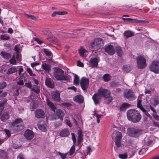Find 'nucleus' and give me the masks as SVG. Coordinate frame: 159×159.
<instances>
[{
	"label": "nucleus",
	"instance_id": "obj_1",
	"mask_svg": "<svg viewBox=\"0 0 159 159\" xmlns=\"http://www.w3.org/2000/svg\"><path fill=\"white\" fill-rule=\"evenodd\" d=\"M127 116L129 120L134 123L139 122L142 117L139 112L134 109L128 110L127 112Z\"/></svg>",
	"mask_w": 159,
	"mask_h": 159
},
{
	"label": "nucleus",
	"instance_id": "obj_2",
	"mask_svg": "<svg viewBox=\"0 0 159 159\" xmlns=\"http://www.w3.org/2000/svg\"><path fill=\"white\" fill-rule=\"evenodd\" d=\"M21 122L20 118L16 119L14 121L9 123V127L13 131H20L24 128V126L20 124Z\"/></svg>",
	"mask_w": 159,
	"mask_h": 159
},
{
	"label": "nucleus",
	"instance_id": "obj_3",
	"mask_svg": "<svg viewBox=\"0 0 159 159\" xmlns=\"http://www.w3.org/2000/svg\"><path fill=\"white\" fill-rule=\"evenodd\" d=\"M64 71L58 68H54L53 75L57 80L69 81V77L67 75H64Z\"/></svg>",
	"mask_w": 159,
	"mask_h": 159
},
{
	"label": "nucleus",
	"instance_id": "obj_4",
	"mask_svg": "<svg viewBox=\"0 0 159 159\" xmlns=\"http://www.w3.org/2000/svg\"><path fill=\"white\" fill-rule=\"evenodd\" d=\"M136 61L137 67L139 69H143L147 66L146 59L143 56L137 57Z\"/></svg>",
	"mask_w": 159,
	"mask_h": 159
},
{
	"label": "nucleus",
	"instance_id": "obj_5",
	"mask_svg": "<svg viewBox=\"0 0 159 159\" xmlns=\"http://www.w3.org/2000/svg\"><path fill=\"white\" fill-rule=\"evenodd\" d=\"M142 130L140 129L130 128L127 129L128 134L131 137H137L142 133Z\"/></svg>",
	"mask_w": 159,
	"mask_h": 159
},
{
	"label": "nucleus",
	"instance_id": "obj_6",
	"mask_svg": "<svg viewBox=\"0 0 159 159\" xmlns=\"http://www.w3.org/2000/svg\"><path fill=\"white\" fill-rule=\"evenodd\" d=\"M150 70L155 74H159V61H153L149 66Z\"/></svg>",
	"mask_w": 159,
	"mask_h": 159
},
{
	"label": "nucleus",
	"instance_id": "obj_7",
	"mask_svg": "<svg viewBox=\"0 0 159 159\" xmlns=\"http://www.w3.org/2000/svg\"><path fill=\"white\" fill-rule=\"evenodd\" d=\"M103 45V40L101 38H98L95 39L91 44L92 47L94 49H99Z\"/></svg>",
	"mask_w": 159,
	"mask_h": 159
},
{
	"label": "nucleus",
	"instance_id": "obj_8",
	"mask_svg": "<svg viewBox=\"0 0 159 159\" xmlns=\"http://www.w3.org/2000/svg\"><path fill=\"white\" fill-rule=\"evenodd\" d=\"M114 134H115L116 136L115 137V145L116 148H118L121 146V139L122 137V133L118 131H115Z\"/></svg>",
	"mask_w": 159,
	"mask_h": 159
},
{
	"label": "nucleus",
	"instance_id": "obj_9",
	"mask_svg": "<svg viewBox=\"0 0 159 159\" xmlns=\"http://www.w3.org/2000/svg\"><path fill=\"white\" fill-rule=\"evenodd\" d=\"M89 80L85 77L81 78L80 84L81 87L83 90L85 91L87 90L89 84Z\"/></svg>",
	"mask_w": 159,
	"mask_h": 159
},
{
	"label": "nucleus",
	"instance_id": "obj_10",
	"mask_svg": "<svg viewBox=\"0 0 159 159\" xmlns=\"http://www.w3.org/2000/svg\"><path fill=\"white\" fill-rule=\"evenodd\" d=\"M98 94L102 97H103L105 98H107L110 96L111 93L110 91L107 89L100 88L98 91Z\"/></svg>",
	"mask_w": 159,
	"mask_h": 159
},
{
	"label": "nucleus",
	"instance_id": "obj_11",
	"mask_svg": "<svg viewBox=\"0 0 159 159\" xmlns=\"http://www.w3.org/2000/svg\"><path fill=\"white\" fill-rule=\"evenodd\" d=\"M100 61V58L98 57L91 58L89 60V64L92 67H97Z\"/></svg>",
	"mask_w": 159,
	"mask_h": 159
},
{
	"label": "nucleus",
	"instance_id": "obj_12",
	"mask_svg": "<svg viewBox=\"0 0 159 159\" xmlns=\"http://www.w3.org/2000/svg\"><path fill=\"white\" fill-rule=\"evenodd\" d=\"M124 21H127L129 22L138 23H147L148 21L145 20H139L137 19H133L128 18H122Z\"/></svg>",
	"mask_w": 159,
	"mask_h": 159
},
{
	"label": "nucleus",
	"instance_id": "obj_13",
	"mask_svg": "<svg viewBox=\"0 0 159 159\" xmlns=\"http://www.w3.org/2000/svg\"><path fill=\"white\" fill-rule=\"evenodd\" d=\"M105 50L106 52L110 55H113L115 52V48L111 45H109L107 46L105 48Z\"/></svg>",
	"mask_w": 159,
	"mask_h": 159
},
{
	"label": "nucleus",
	"instance_id": "obj_14",
	"mask_svg": "<svg viewBox=\"0 0 159 159\" xmlns=\"http://www.w3.org/2000/svg\"><path fill=\"white\" fill-rule=\"evenodd\" d=\"M125 97L130 100H133L134 98V95L133 91L130 90H128L124 93Z\"/></svg>",
	"mask_w": 159,
	"mask_h": 159
},
{
	"label": "nucleus",
	"instance_id": "obj_15",
	"mask_svg": "<svg viewBox=\"0 0 159 159\" xmlns=\"http://www.w3.org/2000/svg\"><path fill=\"white\" fill-rule=\"evenodd\" d=\"M38 126L39 128L41 131L45 132L47 130V125L43 120H41L39 121Z\"/></svg>",
	"mask_w": 159,
	"mask_h": 159
},
{
	"label": "nucleus",
	"instance_id": "obj_16",
	"mask_svg": "<svg viewBox=\"0 0 159 159\" xmlns=\"http://www.w3.org/2000/svg\"><path fill=\"white\" fill-rule=\"evenodd\" d=\"M35 116L38 118H43L45 117V114L43 110L41 109H38L35 111Z\"/></svg>",
	"mask_w": 159,
	"mask_h": 159
},
{
	"label": "nucleus",
	"instance_id": "obj_17",
	"mask_svg": "<svg viewBox=\"0 0 159 159\" xmlns=\"http://www.w3.org/2000/svg\"><path fill=\"white\" fill-rule=\"evenodd\" d=\"M24 136L26 139L31 140L34 136V133L31 130L27 129L25 132Z\"/></svg>",
	"mask_w": 159,
	"mask_h": 159
},
{
	"label": "nucleus",
	"instance_id": "obj_18",
	"mask_svg": "<svg viewBox=\"0 0 159 159\" xmlns=\"http://www.w3.org/2000/svg\"><path fill=\"white\" fill-rule=\"evenodd\" d=\"M51 96L52 99L55 101L59 102L60 100V94L57 91L52 92Z\"/></svg>",
	"mask_w": 159,
	"mask_h": 159
},
{
	"label": "nucleus",
	"instance_id": "obj_19",
	"mask_svg": "<svg viewBox=\"0 0 159 159\" xmlns=\"http://www.w3.org/2000/svg\"><path fill=\"white\" fill-rule=\"evenodd\" d=\"M101 99V97L98 93L94 94L92 97V99L95 104H99Z\"/></svg>",
	"mask_w": 159,
	"mask_h": 159
},
{
	"label": "nucleus",
	"instance_id": "obj_20",
	"mask_svg": "<svg viewBox=\"0 0 159 159\" xmlns=\"http://www.w3.org/2000/svg\"><path fill=\"white\" fill-rule=\"evenodd\" d=\"M45 84L48 87L53 88L54 87L53 82L49 78H46L45 80Z\"/></svg>",
	"mask_w": 159,
	"mask_h": 159
},
{
	"label": "nucleus",
	"instance_id": "obj_21",
	"mask_svg": "<svg viewBox=\"0 0 159 159\" xmlns=\"http://www.w3.org/2000/svg\"><path fill=\"white\" fill-rule=\"evenodd\" d=\"M42 68L47 73H49L51 70V66L46 62L43 63L42 65Z\"/></svg>",
	"mask_w": 159,
	"mask_h": 159
},
{
	"label": "nucleus",
	"instance_id": "obj_22",
	"mask_svg": "<svg viewBox=\"0 0 159 159\" xmlns=\"http://www.w3.org/2000/svg\"><path fill=\"white\" fill-rule=\"evenodd\" d=\"M74 100L77 102L81 103L84 101V98L82 95H78L74 98Z\"/></svg>",
	"mask_w": 159,
	"mask_h": 159
},
{
	"label": "nucleus",
	"instance_id": "obj_23",
	"mask_svg": "<svg viewBox=\"0 0 159 159\" xmlns=\"http://www.w3.org/2000/svg\"><path fill=\"white\" fill-rule=\"evenodd\" d=\"M56 114L61 120H63V117L64 116V113L63 111L61 109H57L55 112Z\"/></svg>",
	"mask_w": 159,
	"mask_h": 159
},
{
	"label": "nucleus",
	"instance_id": "obj_24",
	"mask_svg": "<svg viewBox=\"0 0 159 159\" xmlns=\"http://www.w3.org/2000/svg\"><path fill=\"white\" fill-rule=\"evenodd\" d=\"M77 134L78 135L77 142L78 144H80L83 139V135L81 130H79L78 131Z\"/></svg>",
	"mask_w": 159,
	"mask_h": 159
},
{
	"label": "nucleus",
	"instance_id": "obj_25",
	"mask_svg": "<svg viewBox=\"0 0 159 159\" xmlns=\"http://www.w3.org/2000/svg\"><path fill=\"white\" fill-rule=\"evenodd\" d=\"M130 106L129 103H124L120 105V111H125L126 109L129 108Z\"/></svg>",
	"mask_w": 159,
	"mask_h": 159
},
{
	"label": "nucleus",
	"instance_id": "obj_26",
	"mask_svg": "<svg viewBox=\"0 0 159 159\" xmlns=\"http://www.w3.org/2000/svg\"><path fill=\"white\" fill-rule=\"evenodd\" d=\"M70 134L69 130L66 129H63L60 133L59 135L62 137L67 136Z\"/></svg>",
	"mask_w": 159,
	"mask_h": 159
},
{
	"label": "nucleus",
	"instance_id": "obj_27",
	"mask_svg": "<svg viewBox=\"0 0 159 159\" xmlns=\"http://www.w3.org/2000/svg\"><path fill=\"white\" fill-rule=\"evenodd\" d=\"M0 55L6 59H9L11 57V55L10 53L4 51L1 52Z\"/></svg>",
	"mask_w": 159,
	"mask_h": 159
},
{
	"label": "nucleus",
	"instance_id": "obj_28",
	"mask_svg": "<svg viewBox=\"0 0 159 159\" xmlns=\"http://www.w3.org/2000/svg\"><path fill=\"white\" fill-rule=\"evenodd\" d=\"M9 117V116L8 113L7 112L3 113L1 116L0 119L3 121H5L7 120Z\"/></svg>",
	"mask_w": 159,
	"mask_h": 159
},
{
	"label": "nucleus",
	"instance_id": "obj_29",
	"mask_svg": "<svg viewBox=\"0 0 159 159\" xmlns=\"http://www.w3.org/2000/svg\"><path fill=\"white\" fill-rule=\"evenodd\" d=\"M46 102L47 105L51 108L52 110L54 111L56 109V107L54 105L51 101H50L48 99H47Z\"/></svg>",
	"mask_w": 159,
	"mask_h": 159
},
{
	"label": "nucleus",
	"instance_id": "obj_30",
	"mask_svg": "<svg viewBox=\"0 0 159 159\" xmlns=\"http://www.w3.org/2000/svg\"><path fill=\"white\" fill-rule=\"evenodd\" d=\"M17 67L15 66L10 68L7 72V74L8 75L11 74L15 72H17Z\"/></svg>",
	"mask_w": 159,
	"mask_h": 159
},
{
	"label": "nucleus",
	"instance_id": "obj_31",
	"mask_svg": "<svg viewBox=\"0 0 159 159\" xmlns=\"http://www.w3.org/2000/svg\"><path fill=\"white\" fill-rule=\"evenodd\" d=\"M134 33L133 32L130 30L126 31L125 32L124 35L126 38H128L134 35Z\"/></svg>",
	"mask_w": 159,
	"mask_h": 159
},
{
	"label": "nucleus",
	"instance_id": "obj_32",
	"mask_svg": "<svg viewBox=\"0 0 159 159\" xmlns=\"http://www.w3.org/2000/svg\"><path fill=\"white\" fill-rule=\"evenodd\" d=\"M67 13V12L66 11H55L53 12V13L51 16L52 17H54L56 16L57 15H64L66 14Z\"/></svg>",
	"mask_w": 159,
	"mask_h": 159
},
{
	"label": "nucleus",
	"instance_id": "obj_33",
	"mask_svg": "<svg viewBox=\"0 0 159 159\" xmlns=\"http://www.w3.org/2000/svg\"><path fill=\"white\" fill-rule=\"evenodd\" d=\"M116 49L118 55L119 57H121L123 54V52L121 48L119 46H117L116 47Z\"/></svg>",
	"mask_w": 159,
	"mask_h": 159
},
{
	"label": "nucleus",
	"instance_id": "obj_34",
	"mask_svg": "<svg viewBox=\"0 0 159 159\" xmlns=\"http://www.w3.org/2000/svg\"><path fill=\"white\" fill-rule=\"evenodd\" d=\"M102 78L103 79L104 81L105 82H108L110 80V75L108 74H106L104 75Z\"/></svg>",
	"mask_w": 159,
	"mask_h": 159
},
{
	"label": "nucleus",
	"instance_id": "obj_35",
	"mask_svg": "<svg viewBox=\"0 0 159 159\" xmlns=\"http://www.w3.org/2000/svg\"><path fill=\"white\" fill-rule=\"evenodd\" d=\"M74 83L76 85L79 84V78L78 76L75 74L74 76Z\"/></svg>",
	"mask_w": 159,
	"mask_h": 159
},
{
	"label": "nucleus",
	"instance_id": "obj_36",
	"mask_svg": "<svg viewBox=\"0 0 159 159\" xmlns=\"http://www.w3.org/2000/svg\"><path fill=\"white\" fill-rule=\"evenodd\" d=\"M144 142L145 144L149 146L151 145L152 144V140L149 138H146L144 139Z\"/></svg>",
	"mask_w": 159,
	"mask_h": 159
},
{
	"label": "nucleus",
	"instance_id": "obj_37",
	"mask_svg": "<svg viewBox=\"0 0 159 159\" xmlns=\"http://www.w3.org/2000/svg\"><path fill=\"white\" fill-rule=\"evenodd\" d=\"M10 37L8 35L4 34L1 35V39L2 40H7L10 39Z\"/></svg>",
	"mask_w": 159,
	"mask_h": 159
},
{
	"label": "nucleus",
	"instance_id": "obj_38",
	"mask_svg": "<svg viewBox=\"0 0 159 159\" xmlns=\"http://www.w3.org/2000/svg\"><path fill=\"white\" fill-rule=\"evenodd\" d=\"M20 76V79L21 80H22L25 81L26 80V77L27 76V74L25 72L23 73L22 74L20 75H19Z\"/></svg>",
	"mask_w": 159,
	"mask_h": 159
},
{
	"label": "nucleus",
	"instance_id": "obj_39",
	"mask_svg": "<svg viewBox=\"0 0 159 159\" xmlns=\"http://www.w3.org/2000/svg\"><path fill=\"white\" fill-rule=\"evenodd\" d=\"M75 151V146L74 145H73L70 148V149L69 151V155L70 156L72 155L74 153V152Z\"/></svg>",
	"mask_w": 159,
	"mask_h": 159
},
{
	"label": "nucleus",
	"instance_id": "obj_40",
	"mask_svg": "<svg viewBox=\"0 0 159 159\" xmlns=\"http://www.w3.org/2000/svg\"><path fill=\"white\" fill-rule=\"evenodd\" d=\"M43 52L45 55L48 57H50L52 55L51 52L46 49H44Z\"/></svg>",
	"mask_w": 159,
	"mask_h": 159
},
{
	"label": "nucleus",
	"instance_id": "obj_41",
	"mask_svg": "<svg viewBox=\"0 0 159 159\" xmlns=\"http://www.w3.org/2000/svg\"><path fill=\"white\" fill-rule=\"evenodd\" d=\"M32 90L36 93H39L40 92V89L38 88L37 86H35L32 89Z\"/></svg>",
	"mask_w": 159,
	"mask_h": 159
},
{
	"label": "nucleus",
	"instance_id": "obj_42",
	"mask_svg": "<svg viewBox=\"0 0 159 159\" xmlns=\"http://www.w3.org/2000/svg\"><path fill=\"white\" fill-rule=\"evenodd\" d=\"M94 116H96L97 118V122L99 123L100 122V119L101 118L102 115L101 114L99 115L98 114L94 113Z\"/></svg>",
	"mask_w": 159,
	"mask_h": 159
},
{
	"label": "nucleus",
	"instance_id": "obj_43",
	"mask_svg": "<svg viewBox=\"0 0 159 159\" xmlns=\"http://www.w3.org/2000/svg\"><path fill=\"white\" fill-rule=\"evenodd\" d=\"M7 102V100L5 98L2 99L0 102V107L3 108V106Z\"/></svg>",
	"mask_w": 159,
	"mask_h": 159
},
{
	"label": "nucleus",
	"instance_id": "obj_44",
	"mask_svg": "<svg viewBox=\"0 0 159 159\" xmlns=\"http://www.w3.org/2000/svg\"><path fill=\"white\" fill-rule=\"evenodd\" d=\"M52 42L53 43L56 45H59L60 44V43L58 40L57 38H54L52 40Z\"/></svg>",
	"mask_w": 159,
	"mask_h": 159
},
{
	"label": "nucleus",
	"instance_id": "obj_45",
	"mask_svg": "<svg viewBox=\"0 0 159 159\" xmlns=\"http://www.w3.org/2000/svg\"><path fill=\"white\" fill-rule=\"evenodd\" d=\"M7 85V84L5 82H0V89H2L5 88Z\"/></svg>",
	"mask_w": 159,
	"mask_h": 159
},
{
	"label": "nucleus",
	"instance_id": "obj_46",
	"mask_svg": "<svg viewBox=\"0 0 159 159\" xmlns=\"http://www.w3.org/2000/svg\"><path fill=\"white\" fill-rule=\"evenodd\" d=\"M11 64L15 65L16 62V61L15 56H13L12 58L9 61Z\"/></svg>",
	"mask_w": 159,
	"mask_h": 159
},
{
	"label": "nucleus",
	"instance_id": "obj_47",
	"mask_svg": "<svg viewBox=\"0 0 159 159\" xmlns=\"http://www.w3.org/2000/svg\"><path fill=\"white\" fill-rule=\"evenodd\" d=\"M27 72L29 74L30 76H36L35 74H33V72L30 68H27L26 70Z\"/></svg>",
	"mask_w": 159,
	"mask_h": 159
},
{
	"label": "nucleus",
	"instance_id": "obj_48",
	"mask_svg": "<svg viewBox=\"0 0 159 159\" xmlns=\"http://www.w3.org/2000/svg\"><path fill=\"white\" fill-rule=\"evenodd\" d=\"M110 84L111 87H114L119 86V83L115 81H112L110 83Z\"/></svg>",
	"mask_w": 159,
	"mask_h": 159
},
{
	"label": "nucleus",
	"instance_id": "obj_49",
	"mask_svg": "<svg viewBox=\"0 0 159 159\" xmlns=\"http://www.w3.org/2000/svg\"><path fill=\"white\" fill-rule=\"evenodd\" d=\"M27 17L31 19L32 20H37V18L32 15H29L27 14H25Z\"/></svg>",
	"mask_w": 159,
	"mask_h": 159
},
{
	"label": "nucleus",
	"instance_id": "obj_50",
	"mask_svg": "<svg viewBox=\"0 0 159 159\" xmlns=\"http://www.w3.org/2000/svg\"><path fill=\"white\" fill-rule=\"evenodd\" d=\"M119 157L122 159H125L127 158V155L126 154H119Z\"/></svg>",
	"mask_w": 159,
	"mask_h": 159
},
{
	"label": "nucleus",
	"instance_id": "obj_51",
	"mask_svg": "<svg viewBox=\"0 0 159 159\" xmlns=\"http://www.w3.org/2000/svg\"><path fill=\"white\" fill-rule=\"evenodd\" d=\"M79 52L81 56L83 57L85 52L84 49L83 48L80 49L79 50Z\"/></svg>",
	"mask_w": 159,
	"mask_h": 159
},
{
	"label": "nucleus",
	"instance_id": "obj_52",
	"mask_svg": "<svg viewBox=\"0 0 159 159\" xmlns=\"http://www.w3.org/2000/svg\"><path fill=\"white\" fill-rule=\"evenodd\" d=\"M139 97H141V96H139L138 99L137 105L138 107H139L142 106L141 105L142 100L141 99H139Z\"/></svg>",
	"mask_w": 159,
	"mask_h": 159
},
{
	"label": "nucleus",
	"instance_id": "obj_53",
	"mask_svg": "<svg viewBox=\"0 0 159 159\" xmlns=\"http://www.w3.org/2000/svg\"><path fill=\"white\" fill-rule=\"evenodd\" d=\"M58 153L60 155L62 159H65L66 158L67 154H63L60 152H58Z\"/></svg>",
	"mask_w": 159,
	"mask_h": 159
},
{
	"label": "nucleus",
	"instance_id": "obj_54",
	"mask_svg": "<svg viewBox=\"0 0 159 159\" xmlns=\"http://www.w3.org/2000/svg\"><path fill=\"white\" fill-rule=\"evenodd\" d=\"M25 85L29 89H31L32 86L31 82L30 81H29L28 83H25Z\"/></svg>",
	"mask_w": 159,
	"mask_h": 159
},
{
	"label": "nucleus",
	"instance_id": "obj_55",
	"mask_svg": "<svg viewBox=\"0 0 159 159\" xmlns=\"http://www.w3.org/2000/svg\"><path fill=\"white\" fill-rule=\"evenodd\" d=\"M61 125V122L59 121L56 122L54 123V126L55 128H58Z\"/></svg>",
	"mask_w": 159,
	"mask_h": 159
},
{
	"label": "nucleus",
	"instance_id": "obj_56",
	"mask_svg": "<svg viewBox=\"0 0 159 159\" xmlns=\"http://www.w3.org/2000/svg\"><path fill=\"white\" fill-rule=\"evenodd\" d=\"M17 159H25L24 156L22 153H20L17 156Z\"/></svg>",
	"mask_w": 159,
	"mask_h": 159
},
{
	"label": "nucleus",
	"instance_id": "obj_57",
	"mask_svg": "<svg viewBox=\"0 0 159 159\" xmlns=\"http://www.w3.org/2000/svg\"><path fill=\"white\" fill-rule=\"evenodd\" d=\"M154 104L156 105L159 103V98H155L153 99Z\"/></svg>",
	"mask_w": 159,
	"mask_h": 159
},
{
	"label": "nucleus",
	"instance_id": "obj_58",
	"mask_svg": "<svg viewBox=\"0 0 159 159\" xmlns=\"http://www.w3.org/2000/svg\"><path fill=\"white\" fill-rule=\"evenodd\" d=\"M4 131L7 134L8 137H9L11 136V133L10 130L7 129H4Z\"/></svg>",
	"mask_w": 159,
	"mask_h": 159
},
{
	"label": "nucleus",
	"instance_id": "obj_59",
	"mask_svg": "<svg viewBox=\"0 0 159 159\" xmlns=\"http://www.w3.org/2000/svg\"><path fill=\"white\" fill-rule=\"evenodd\" d=\"M0 152L1 153H2V154H0V155H1V156L0 157H6L7 156V154L6 152H4V151L3 150H0Z\"/></svg>",
	"mask_w": 159,
	"mask_h": 159
},
{
	"label": "nucleus",
	"instance_id": "obj_60",
	"mask_svg": "<svg viewBox=\"0 0 159 159\" xmlns=\"http://www.w3.org/2000/svg\"><path fill=\"white\" fill-rule=\"evenodd\" d=\"M77 65L78 66L81 67H83L84 66V64L83 63L80 62V61H77Z\"/></svg>",
	"mask_w": 159,
	"mask_h": 159
},
{
	"label": "nucleus",
	"instance_id": "obj_61",
	"mask_svg": "<svg viewBox=\"0 0 159 159\" xmlns=\"http://www.w3.org/2000/svg\"><path fill=\"white\" fill-rule=\"evenodd\" d=\"M66 124L68 126H69L70 127H72V125L71 123L69 120L66 119Z\"/></svg>",
	"mask_w": 159,
	"mask_h": 159
},
{
	"label": "nucleus",
	"instance_id": "obj_62",
	"mask_svg": "<svg viewBox=\"0 0 159 159\" xmlns=\"http://www.w3.org/2000/svg\"><path fill=\"white\" fill-rule=\"evenodd\" d=\"M16 59L19 61H21V56L18 53H17L16 56Z\"/></svg>",
	"mask_w": 159,
	"mask_h": 159
},
{
	"label": "nucleus",
	"instance_id": "obj_63",
	"mask_svg": "<svg viewBox=\"0 0 159 159\" xmlns=\"http://www.w3.org/2000/svg\"><path fill=\"white\" fill-rule=\"evenodd\" d=\"M17 84L19 85H23L24 84V82H23V80H21L20 79V80L19 81L17 82Z\"/></svg>",
	"mask_w": 159,
	"mask_h": 159
},
{
	"label": "nucleus",
	"instance_id": "obj_64",
	"mask_svg": "<svg viewBox=\"0 0 159 159\" xmlns=\"http://www.w3.org/2000/svg\"><path fill=\"white\" fill-rule=\"evenodd\" d=\"M153 117L157 120H159V116L156 114H154L153 115Z\"/></svg>",
	"mask_w": 159,
	"mask_h": 159
}]
</instances>
